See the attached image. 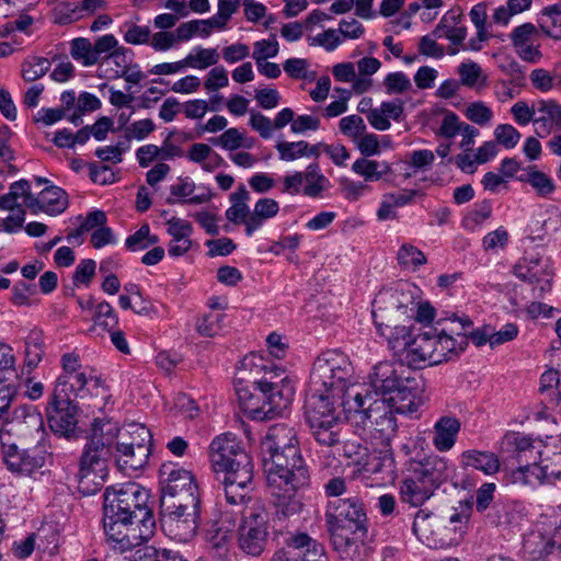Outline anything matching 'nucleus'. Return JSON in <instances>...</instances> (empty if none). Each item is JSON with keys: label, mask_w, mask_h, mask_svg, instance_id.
<instances>
[{"label": "nucleus", "mask_w": 561, "mask_h": 561, "mask_svg": "<svg viewBox=\"0 0 561 561\" xmlns=\"http://www.w3.org/2000/svg\"><path fill=\"white\" fill-rule=\"evenodd\" d=\"M149 491L136 482L110 485L103 494V527L107 541L122 551L147 541L156 528Z\"/></svg>", "instance_id": "f257e3e1"}, {"label": "nucleus", "mask_w": 561, "mask_h": 561, "mask_svg": "<svg viewBox=\"0 0 561 561\" xmlns=\"http://www.w3.org/2000/svg\"><path fill=\"white\" fill-rule=\"evenodd\" d=\"M324 494L331 500L325 506L327 530H343L355 528L358 531L368 527V517L363 499L352 492L346 480L333 477L323 485Z\"/></svg>", "instance_id": "f03ea898"}, {"label": "nucleus", "mask_w": 561, "mask_h": 561, "mask_svg": "<svg viewBox=\"0 0 561 561\" xmlns=\"http://www.w3.org/2000/svg\"><path fill=\"white\" fill-rule=\"evenodd\" d=\"M354 369L346 354L337 350L321 353L313 363L310 388L342 396L352 382Z\"/></svg>", "instance_id": "7ed1b4c3"}, {"label": "nucleus", "mask_w": 561, "mask_h": 561, "mask_svg": "<svg viewBox=\"0 0 561 561\" xmlns=\"http://www.w3.org/2000/svg\"><path fill=\"white\" fill-rule=\"evenodd\" d=\"M112 450L104 443L88 440L79 459L78 490L83 495L95 494L107 477V461Z\"/></svg>", "instance_id": "20e7f679"}, {"label": "nucleus", "mask_w": 561, "mask_h": 561, "mask_svg": "<svg viewBox=\"0 0 561 561\" xmlns=\"http://www.w3.org/2000/svg\"><path fill=\"white\" fill-rule=\"evenodd\" d=\"M66 378H58L46 407V416L50 430L60 437L76 438L78 427V407L68 393Z\"/></svg>", "instance_id": "39448f33"}, {"label": "nucleus", "mask_w": 561, "mask_h": 561, "mask_svg": "<svg viewBox=\"0 0 561 561\" xmlns=\"http://www.w3.org/2000/svg\"><path fill=\"white\" fill-rule=\"evenodd\" d=\"M254 390L257 391L260 401L250 400L242 407L253 420H268L279 415L290 404L295 396L289 383L277 385L273 381L254 380Z\"/></svg>", "instance_id": "423d86ee"}, {"label": "nucleus", "mask_w": 561, "mask_h": 561, "mask_svg": "<svg viewBox=\"0 0 561 561\" xmlns=\"http://www.w3.org/2000/svg\"><path fill=\"white\" fill-rule=\"evenodd\" d=\"M268 488L280 490L284 486L308 488L310 471L301 450L266 461L263 466Z\"/></svg>", "instance_id": "0eeeda50"}, {"label": "nucleus", "mask_w": 561, "mask_h": 561, "mask_svg": "<svg viewBox=\"0 0 561 561\" xmlns=\"http://www.w3.org/2000/svg\"><path fill=\"white\" fill-rule=\"evenodd\" d=\"M15 436H4L1 443V453L8 470L21 476H31L44 467L48 453L42 440L30 447H22Z\"/></svg>", "instance_id": "6e6552de"}, {"label": "nucleus", "mask_w": 561, "mask_h": 561, "mask_svg": "<svg viewBox=\"0 0 561 561\" xmlns=\"http://www.w3.org/2000/svg\"><path fill=\"white\" fill-rule=\"evenodd\" d=\"M220 474L227 502L233 505L242 503L248 496L254 477L252 457L248 451L240 453L239 457L229 461L227 470L220 471Z\"/></svg>", "instance_id": "1a4fd4ad"}, {"label": "nucleus", "mask_w": 561, "mask_h": 561, "mask_svg": "<svg viewBox=\"0 0 561 561\" xmlns=\"http://www.w3.org/2000/svg\"><path fill=\"white\" fill-rule=\"evenodd\" d=\"M415 306L413 294L404 287L383 289L378 293L373 302V319L380 335H385L382 328L390 329L396 313L404 314L407 309L413 310Z\"/></svg>", "instance_id": "9d476101"}, {"label": "nucleus", "mask_w": 561, "mask_h": 561, "mask_svg": "<svg viewBox=\"0 0 561 561\" xmlns=\"http://www.w3.org/2000/svg\"><path fill=\"white\" fill-rule=\"evenodd\" d=\"M267 513L263 510H251L243 515L238 528L239 548L247 554L259 557L267 545Z\"/></svg>", "instance_id": "9b49d317"}, {"label": "nucleus", "mask_w": 561, "mask_h": 561, "mask_svg": "<svg viewBox=\"0 0 561 561\" xmlns=\"http://www.w3.org/2000/svg\"><path fill=\"white\" fill-rule=\"evenodd\" d=\"M502 451L506 454V466L527 468L540 463L542 445L523 433L511 432L503 438Z\"/></svg>", "instance_id": "f8f14e48"}, {"label": "nucleus", "mask_w": 561, "mask_h": 561, "mask_svg": "<svg viewBox=\"0 0 561 561\" xmlns=\"http://www.w3.org/2000/svg\"><path fill=\"white\" fill-rule=\"evenodd\" d=\"M59 378H66L69 380L68 382V393L73 392L76 397L81 399L91 396L94 398L95 402L89 404L92 408H95L102 411L111 394L108 393L107 387L104 385V381L100 376L93 375V369L85 367L77 373H72L68 376H60Z\"/></svg>", "instance_id": "ddd939ff"}, {"label": "nucleus", "mask_w": 561, "mask_h": 561, "mask_svg": "<svg viewBox=\"0 0 561 561\" xmlns=\"http://www.w3.org/2000/svg\"><path fill=\"white\" fill-rule=\"evenodd\" d=\"M368 527L358 531L355 528L330 530V542L342 561H366L371 554V547L365 541Z\"/></svg>", "instance_id": "4468645a"}, {"label": "nucleus", "mask_w": 561, "mask_h": 561, "mask_svg": "<svg viewBox=\"0 0 561 561\" xmlns=\"http://www.w3.org/2000/svg\"><path fill=\"white\" fill-rule=\"evenodd\" d=\"M199 516V511L171 512V508L160 507V525L163 533L179 542H188L195 537Z\"/></svg>", "instance_id": "2eb2a0df"}, {"label": "nucleus", "mask_w": 561, "mask_h": 561, "mask_svg": "<svg viewBox=\"0 0 561 561\" xmlns=\"http://www.w3.org/2000/svg\"><path fill=\"white\" fill-rule=\"evenodd\" d=\"M300 450L297 432L284 423L272 425L262 442V463Z\"/></svg>", "instance_id": "dca6fc26"}, {"label": "nucleus", "mask_w": 561, "mask_h": 561, "mask_svg": "<svg viewBox=\"0 0 561 561\" xmlns=\"http://www.w3.org/2000/svg\"><path fill=\"white\" fill-rule=\"evenodd\" d=\"M271 561H329L323 546L306 533L291 535Z\"/></svg>", "instance_id": "f3484780"}, {"label": "nucleus", "mask_w": 561, "mask_h": 561, "mask_svg": "<svg viewBox=\"0 0 561 561\" xmlns=\"http://www.w3.org/2000/svg\"><path fill=\"white\" fill-rule=\"evenodd\" d=\"M424 382L420 377L403 376L392 394L387 397V404L400 414H413L423 403Z\"/></svg>", "instance_id": "a211bd4d"}, {"label": "nucleus", "mask_w": 561, "mask_h": 561, "mask_svg": "<svg viewBox=\"0 0 561 561\" xmlns=\"http://www.w3.org/2000/svg\"><path fill=\"white\" fill-rule=\"evenodd\" d=\"M408 470L415 476L417 482L427 484L433 490H437L450 478L448 460L437 455L410 459Z\"/></svg>", "instance_id": "6ab92c4d"}, {"label": "nucleus", "mask_w": 561, "mask_h": 561, "mask_svg": "<svg viewBox=\"0 0 561 561\" xmlns=\"http://www.w3.org/2000/svg\"><path fill=\"white\" fill-rule=\"evenodd\" d=\"M343 408L345 419L355 424L356 426L367 427L368 421L373 417V412H377L380 405L378 400L374 399L371 391L365 389V392L350 393L347 389L343 392L340 399H336V404Z\"/></svg>", "instance_id": "aec40b11"}, {"label": "nucleus", "mask_w": 561, "mask_h": 561, "mask_svg": "<svg viewBox=\"0 0 561 561\" xmlns=\"http://www.w3.org/2000/svg\"><path fill=\"white\" fill-rule=\"evenodd\" d=\"M437 337L438 327L436 324L419 329L415 337L409 343L410 353L407 355L409 364L416 368H421L425 364L436 365Z\"/></svg>", "instance_id": "412c9836"}, {"label": "nucleus", "mask_w": 561, "mask_h": 561, "mask_svg": "<svg viewBox=\"0 0 561 561\" xmlns=\"http://www.w3.org/2000/svg\"><path fill=\"white\" fill-rule=\"evenodd\" d=\"M240 453H247V450L237 435L228 432L216 436L208 448L211 468L220 476V471L227 470L229 461L239 457Z\"/></svg>", "instance_id": "4be33fe9"}, {"label": "nucleus", "mask_w": 561, "mask_h": 561, "mask_svg": "<svg viewBox=\"0 0 561 561\" xmlns=\"http://www.w3.org/2000/svg\"><path fill=\"white\" fill-rule=\"evenodd\" d=\"M399 368L400 370L391 362H380L375 365L368 377V389L371 391V396L380 397V402L386 403L387 397L392 394V390L398 387L403 377L404 369L402 365H399Z\"/></svg>", "instance_id": "5701e85b"}, {"label": "nucleus", "mask_w": 561, "mask_h": 561, "mask_svg": "<svg viewBox=\"0 0 561 561\" xmlns=\"http://www.w3.org/2000/svg\"><path fill=\"white\" fill-rule=\"evenodd\" d=\"M161 495H174L198 489L194 474L173 463H163L160 468Z\"/></svg>", "instance_id": "b1692460"}, {"label": "nucleus", "mask_w": 561, "mask_h": 561, "mask_svg": "<svg viewBox=\"0 0 561 561\" xmlns=\"http://www.w3.org/2000/svg\"><path fill=\"white\" fill-rule=\"evenodd\" d=\"M342 396L327 392L316 391L313 388H309L305 400V417L307 422L313 420L329 419L330 416H337L336 413V399Z\"/></svg>", "instance_id": "393cba45"}, {"label": "nucleus", "mask_w": 561, "mask_h": 561, "mask_svg": "<svg viewBox=\"0 0 561 561\" xmlns=\"http://www.w3.org/2000/svg\"><path fill=\"white\" fill-rule=\"evenodd\" d=\"M534 265H523L522 263L514 266V274L524 282H528L533 288L534 298H541L551 290L553 274L547 267H539V260L533 262Z\"/></svg>", "instance_id": "a878e982"}, {"label": "nucleus", "mask_w": 561, "mask_h": 561, "mask_svg": "<svg viewBox=\"0 0 561 561\" xmlns=\"http://www.w3.org/2000/svg\"><path fill=\"white\" fill-rule=\"evenodd\" d=\"M273 496V504L275 507V519L282 522L290 516H295L302 510V503L297 497V492L305 488L284 486L279 491L274 488H268Z\"/></svg>", "instance_id": "bb28decb"}, {"label": "nucleus", "mask_w": 561, "mask_h": 561, "mask_svg": "<svg viewBox=\"0 0 561 561\" xmlns=\"http://www.w3.org/2000/svg\"><path fill=\"white\" fill-rule=\"evenodd\" d=\"M35 203L30 208L33 214L44 211L50 216L59 215L68 207L67 193L59 186L49 185L45 187L38 196H35Z\"/></svg>", "instance_id": "cd10ccee"}, {"label": "nucleus", "mask_w": 561, "mask_h": 561, "mask_svg": "<svg viewBox=\"0 0 561 561\" xmlns=\"http://www.w3.org/2000/svg\"><path fill=\"white\" fill-rule=\"evenodd\" d=\"M537 112L540 114L535 119L539 126L536 134L539 137L548 136L552 130L561 133V104L554 100H539Z\"/></svg>", "instance_id": "c85d7f7f"}, {"label": "nucleus", "mask_w": 561, "mask_h": 561, "mask_svg": "<svg viewBox=\"0 0 561 561\" xmlns=\"http://www.w3.org/2000/svg\"><path fill=\"white\" fill-rule=\"evenodd\" d=\"M378 404L380 408L377 412H373V417L368 421L367 426L374 433L375 438L379 439L382 444L389 443L397 431V419L392 408L379 401Z\"/></svg>", "instance_id": "c756f323"}, {"label": "nucleus", "mask_w": 561, "mask_h": 561, "mask_svg": "<svg viewBox=\"0 0 561 561\" xmlns=\"http://www.w3.org/2000/svg\"><path fill=\"white\" fill-rule=\"evenodd\" d=\"M314 440L322 446L333 447L342 443V427L340 415L323 420L307 422Z\"/></svg>", "instance_id": "7c9ffc66"}, {"label": "nucleus", "mask_w": 561, "mask_h": 561, "mask_svg": "<svg viewBox=\"0 0 561 561\" xmlns=\"http://www.w3.org/2000/svg\"><path fill=\"white\" fill-rule=\"evenodd\" d=\"M461 424L457 417L442 416L434 425L433 445L440 451L450 450L456 444Z\"/></svg>", "instance_id": "2f4dec72"}, {"label": "nucleus", "mask_w": 561, "mask_h": 561, "mask_svg": "<svg viewBox=\"0 0 561 561\" xmlns=\"http://www.w3.org/2000/svg\"><path fill=\"white\" fill-rule=\"evenodd\" d=\"M129 445L118 442L116 444V465L121 471H137L142 469L149 459L151 449L128 448Z\"/></svg>", "instance_id": "473e14b6"}, {"label": "nucleus", "mask_w": 561, "mask_h": 561, "mask_svg": "<svg viewBox=\"0 0 561 561\" xmlns=\"http://www.w3.org/2000/svg\"><path fill=\"white\" fill-rule=\"evenodd\" d=\"M435 490L427 484L417 482L414 474L403 479L400 484V499L413 507L422 506L434 495Z\"/></svg>", "instance_id": "72a5a7b5"}, {"label": "nucleus", "mask_w": 561, "mask_h": 561, "mask_svg": "<svg viewBox=\"0 0 561 561\" xmlns=\"http://www.w3.org/2000/svg\"><path fill=\"white\" fill-rule=\"evenodd\" d=\"M517 180L529 184L539 197H548L556 191L553 180L545 172L538 170L537 165H528Z\"/></svg>", "instance_id": "f704fd0d"}, {"label": "nucleus", "mask_w": 561, "mask_h": 561, "mask_svg": "<svg viewBox=\"0 0 561 561\" xmlns=\"http://www.w3.org/2000/svg\"><path fill=\"white\" fill-rule=\"evenodd\" d=\"M278 210L279 205L275 199L260 198L254 205L249 221H247V236H252L255 230L263 226L265 220L275 217Z\"/></svg>", "instance_id": "c9c22d12"}, {"label": "nucleus", "mask_w": 561, "mask_h": 561, "mask_svg": "<svg viewBox=\"0 0 561 561\" xmlns=\"http://www.w3.org/2000/svg\"><path fill=\"white\" fill-rule=\"evenodd\" d=\"M304 181L306 185L302 187V194L311 198H321L323 193L329 190L331 183L325 178L318 163H311L304 172Z\"/></svg>", "instance_id": "e433bc0d"}, {"label": "nucleus", "mask_w": 561, "mask_h": 561, "mask_svg": "<svg viewBox=\"0 0 561 561\" xmlns=\"http://www.w3.org/2000/svg\"><path fill=\"white\" fill-rule=\"evenodd\" d=\"M461 458L465 467H472L485 474H493L500 469L499 458L493 453L467 450L462 453Z\"/></svg>", "instance_id": "4c0bfd02"}, {"label": "nucleus", "mask_w": 561, "mask_h": 561, "mask_svg": "<svg viewBox=\"0 0 561 561\" xmlns=\"http://www.w3.org/2000/svg\"><path fill=\"white\" fill-rule=\"evenodd\" d=\"M160 507L171 508V512L180 511H199L201 499L198 489L176 493L174 495H161Z\"/></svg>", "instance_id": "58836bf2"}, {"label": "nucleus", "mask_w": 561, "mask_h": 561, "mask_svg": "<svg viewBox=\"0 0 561 561\" xmlns=\"http://www.w3.org/2000/svg\"><path fill=\"white\" fill-rule=\"evenodd\" d=\"M387 323H389V321L386 320ZM396 322V319L392 318V322H390V329H386L385 327L382 328L383 332H385V337L388 340V343H389V346L393 350V351H405L407 352V355H409L410 353V341H412L414 337H415V334L417 332H415V329L414 328H408V327H404V325H396L394 324Z\"/></svg>", "instance_id": "ea45409f"}, {"label": "nucleus", "mask_w": 561, "mask_h": 561, "mask_svg": "<svg viewBox=\"0 0 561 561\" xmlns=\"http://www.w3.org/2000/svg\"><path fill=\"white\" fill-rule=\"evenodd\" d=\"M25 350H24V364L26 371L24 369L22 373L31 374V371L37 367V365L42 362L44 351V339L43 334L39 331H32L27 337L25 339Z\"/></svg>", "instance_id": "a19ab883"}, {"label": "nucleus", "mask_w": 561, "mask_h": 561, "mask_svg": "<svg viewBox=\"0 0 561 561\" xmlns=\"http://www.w3.org/2000/svg\"><path fill=\"white\" fill-rule=\"evenodd\" d=\"M437 523L434 514L428 510H419L414 516L412 533L423 543L431 546Z\"/></svg>", "instance_id": "79ce46f5"}, {"label": "nucleus", "mask_w": 561, "mask_h": 561, "mask_svg": "<svg viewBox=\"0 0 561 561\" xmlns=\"http://www.w3.org/2000/svg\"><path fill=\"white\" fill-rule=\"evenodd\" d=\"M119 430L116 423H112L105 417H94L91 424L89 440L104 443L106 447L112 446L114 439L118 436Z\"/></svg>", "instance_id": "37998d69"}, {"label": "nucleus", "mask_w": 561, "mask_h": 561, "mask_svg": "<svg viewBox=\"0 0 561 561\" xmlns=\"http://www.w3.org/2000/svg\"><path fill=\"white\" fill-rule=\"evenodd\" d=\"M541 31L553 39H561V8L558 4L542 9L539 18Z\"/></svg>", "instance_id": "c03bdc74"}, {"label": "nucleus", "mask_w": 561, "mask_h": 561, "mask_svg": "<svg viewBox=\"0 0 561 561\" xmlns=\"http://www.w3.org/2000/svg\"><path fill=\"white\" fill-rule=\"evenodd\" d=\"M510 481L519 485H537L547 482L540 463L525 467L512 468L510 472Z\"/></svg>", "instance_id": "a18cd8bd"}, {"label": "nucleus", "mask_w": 561, "mask_h": 561, "mask_svg": "<svg viewBox=\"0 0 561 561\" xmlns=\"http://www.w3.org/2000/svg\"><path fill=\"white\" fill-rule=\"evenodd\" d=\"M352 170L362 175L365 181H378L382 178V175L390 172V165L387 162H378L375 160H368L365 158L357 159L353 165Z\"/></svg>", "instance_id": "49530a36"}, {"label": "nucleus", "mask_w": 561, "mask_h": 561, "mask_svg": "<svg viewBox=\"0 0 561 561\" xmlns=\"http://www.w3.org/2000/svg\"><path fill=\"white\" fill-rule=\"evenodd\" d=\"M16 397V390L11 385L0 387V415L4 419L23 421L26 417V409L19 407L11 409Z\"/></svg>", "instance_id": "de8ad7c7"}, {"label": "nucleus", "mask_w": 561, "mask_h": 561, "mask_svg": "<svg viewBox=\"0 0 561 561\" xmlns=\"http://www.w3.org/2000/svg\"><path fill=\"white\" fill-rule=\"evenodd\" d=\"M70 55L83 66L90 67L98 64L92 43L84 37H77L70 43Z\"/></svg>", "instance_id": "09e8293b"}, {"label": "nucleus", "mask_w": 561, "mask_h": 561, "mask_svg": "<svg viewBox=\"0 0 561 561\" xmlns=\"http://www.w3.org/2000/svg\"><path fill=\"white\" fill-rule=\"evenodd\" d=\"M436 325L442 330V333L461 339L462 336L468 337L467 333L469 332V329L472 328L473 322L467 316L459 318L454 314L451 319H439L436 321Z\"/></svg>", "instance_id": "8fccbe9b"}, {"label": "nucleus", "mask_w": 561, "mask_h": 561, "mask_svg": "<svg viewBox=\"0 0 561 561\" xmlns=\"http://www.w3.org/2000/svg\"><path fill=\"white\" fill-rule=\"evenodd\" d=\"M260 364H253V370L255 374L259 375L260 373H263V376L259 380L273 381L274 383L282 386L288 382L289 386L295 390L293 381L287 376H285V370L280 366L270 362L265 363L262 358H260Z\"/></svg>", "instance_id": "3c124183"}, {"label": "nucleus", "mask_w": 561, "mask_h": 561, "mask_svg": "<svg viewBox=\"0 0 561 561\" xmlns=\"http://www.w3.org/2000/svg\"><path fill=\"white\" fill-rule=\"evenodd\" d=\"M129 437L121 443L129 445L128 448H146L152 450V434L142 424H130L127 431Z\"/></svg>", "instance_id": "603ef678"}, {"label": "nucleus", "mask_w": 561, "mask_h": 561, "mask_svg": "<svg viewBox=\"0 0 561 561\" xmlns=\"http://www.w3.org/2000/svg\"><path fill=\"white\" fill-rule=\"evenodd\" d=\"M50 68V61L45 57H31L22 64V77L32 82L42 78Z\"/></svg>", "instance_id": "864d4df0"}, {"label": "nucleus", "mask_w": 561, "mask_h": 561, "mask_svg": "<svg viewBox=\"0 0 561 561\" xmlns=\"http://www.w3.org/2000/svg\"><path fill=\"white\" fill-rule=\"evenodd\" d=\"M398 262L401 266L415 271L426 263V256L416 247L405 243L398 251Z\"/></svg>", "instance_id": "5fc2aeb1"}, {"label": "nucleus", "mask_w": 561, "mask_h": 561, "mask_svg": "<svg viewBox=\"0 0 561 561\" xmlns=\"http://www.w3.org/2000/svg\"><path fill=\"white\" fill-rule=\"evenodd\" d=\"M196 54H190L185 57L186 67L196 69H206L215 66L219 60V55L215 48L197 47Z\"/></svg>", "instance_id": "6e6d98bb"}, {"label": "nucleus", "mask_w": 561, "mask_h": 561, "mask_svg": "<svg viewBox=\"0 0 561 561\" xmlns=\"http://www.w3.org/2000/svg\"><path fill=\"white\" fill-rule=\"evenodd\" d=\"M224 313L209 312L196 322L197 332L207 337L217 335L222 329Z\"/></svg>", "instance_id": "4d7b16f0"}, {"label": "nucleus", "mask_w": 561, "mask_h": 561, "mask_svg": "<svg viewBox=\"0 0 561 561\" xmlns=\"http://www.w3.org/2000/svg\"><path fill=\"white\" fill-rule=\"evenodd\" d=\"M93 321L98 325L112 331L118 324V317L107 301H102L95 307Z\"/></svg>", "instance_id": "13d9d810"}, {"label": "nucleus", "mask_w": 561, "mask_h": 561, "mask_svg": "<svg viewBox=\"0 0 561 561\" xmlns=\"http://www.w3.org/2000/svg\"><path fill=\"white\" fill-rule=\"evenodd\" d=\"M559 371L549 369L541 375L540 378V392L548 393L550 396V402L558 404L561 400V392L554 389L559 386Z\"/></svg>", "instance_id": "bf43d9fd"}, {"label": "nucleus", "mask_w": 561, "mask_h": 561, "mask_svg": "<svg viewBox=\"0 0 561 561\" xmlns=\"http://www.w3.org/2000/svg\"><path fill=\"white\" fill-rule=\"evenodd\" d=\"M243 136L237 128L226 129L220 136L210 138L209 141L215 146H220L226 150H236L243 146Z\"/></svg>", "instance_id": "052dcab7"}, {"label": "nucleus", "mask_w": 561, "mask_h": 561, "mask_svg": "<svg viewBox=\"0 0 561 561\" xmlns=\"http://www.w3.org/2000/svg\"><path fill=\"white\" fill-rule=\"evenodd\" d=\"M383 85L388 94H401L411 89L412 84L409 77L402 72H391L383 80Z\"/></svg>", "instance_id": "680f3d73"}, {"label": "nucleus", "mask_w": 561, "mask_h": 561, "mask_svg": "<svg viewBox=\"0 0 561 561\" xmlns=\"http://www.w3.org/2000/svg\"><path fill=\"white\" fill-rule=\"evenodd\" d=\"M276 149L282 160L293 161L307 154V151H305L307 149V141H280L276 145Z\"/></svg>", "instance_id": "e2e57ef3"}, {"label": "nucleus", "mask_w": 561, "mask_h": 561, "mask_svg": "<svg viewBox=\"0 0 561 561\" xmlns=\"http://www.w3.org/2000/svg\"><path fill=\"white\" fill-rule=\"evenodd\" d=\"M342 450L344 457L351 459L355 465H366L368 449L358 439L343 442Z\"/></svg>", "instance_id": "0e129e2a"}, {"label": "nucleus", "mask_w": 561, "mask_h": 561, "mask_svg": "<svg viewBox=\"0 0 561 561\" xmlns=\"http://www.w3.org/2000/svg\"><path fill=\"white\" fill-rule=\"evenodd\" d=\"M473 502L470 499L458 502V505L453 508V513L449 515V524L455 529H461L469 520L472 513Z\"/></svg>", "instance_id": "69168bd1"}, {"label": "nucleus", "mask_w": 561, "mask_h": 561, "mask_svg": "<svg viewBox=\"0 0 561 561\" xmlns=\"http://www.w3.org/2000/svg\"><path fill=\"white\" fill-rule=\"evenodd\" d=\"M126 32L124 33V39L126 43L131 45L148 44L151 37V31L148 26H140L131 22L124 24Z\"/></svg>", "instance_id": "338daca9"}, {"label": "nucleus", "mask_w": 561, "mask_h": 561, "mask_svg": "<svg viewBox=\"0 0 561 561\" xmlns=\"http://www.w3.org/2000/svg\"><path fill=\"white\" fill-rule=\"evenodd\" d=\"M496 141L506 149L514 148L519 139L520 133L510 124H501L494 130Z\"/></svg>", "instance_id": "774afa93"}]
</instances>
